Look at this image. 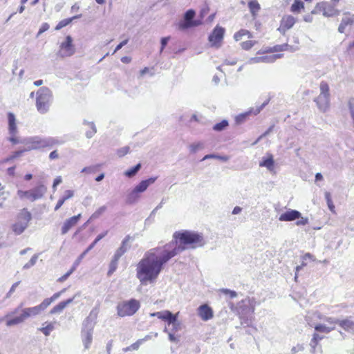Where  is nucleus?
I'll return each mask as SVG.
<instances>
[{
    "instance_id": "obj_49",
    "label": "nucleus",
    "mask_w": 354,
    "mask_h": 354,
    "mask_svg": "<svg viewBox=\"0 0 354 354\" xmlns=\"http://www.w3.org/2000/svg\"><path fill=\"white\" fill-rule=\"evenodd\" d=\"M142 342L143 339H138L136 342L127 347L125 351L138 350Z\"/></svg>"
},
{
    "instance_id": "obj_13",
    "label": "nucleus",
    "mask_w": 354,
    "mask_h": 354,
    "mask_svg": "<svg viewBox=\"0 0 354 354\" xmlns=\"http://www.w3.org/2000/svg\"><path fill=\"white\" fill-rule=\"evenodd\" d=\"M224 33L225 29L221 26H216L208 37L211 46L216 48H220L222 44Z\"/></svg>"
},
{
    "instance_id": "obj_8",
    "label": "nucleus",
    "mask_w": 354,
    "mask_h": 354,
    "mask_svg": "<svg viewBox=\"0 0 354 354\" xmlns=\"http://www.w3.org/2000/svg\"><path fill=\"white\" fill-rule=\"evenodd\" d=\"M320 93L317 97L315 99L318 109L326 112L330 106V93L329 86L326 82H321L319 85Z\"/></svg>"
},
{
    "instance_id": "obj_15",
    "label": "nucleus",
    "mask_w": 354,
    "mask_h": 354,
    "mask_svg": "<svg viewBox=\"0 0 354 354\" xmlns=\"http://www.w3.org/2000/svg\"><path fill=\"white\" fill-rule=\"evenodd\" d=\"M354 25V15L349 12H346L343 14L341 23L338 27V32L344 33L346 27H351Z\"/></svg>"
},
{
    "instance_id": "obj_48",
    "label": "nucleus",
    "mask_w": 354,
    "mask_h": 354,
    "mask_svg": "<svg viewBox=\"0 0 354 354\" xmlns=\"http://www.w3.org/2000/svg\"><path fill=\"white\" fill-rule=\"evenodd\" d=\"M19 283H20V281H17V282L14 283L12 285V286L10 288L9 291L6 295V297H5L6 299H8V298H10L11 297V295L15 291L17 287L19 285Z\"/></svg>"
},
{
    "instance_id": "obj_60",
    "label": "nucleus",
    "mask_w": 354,
    "mask_h": 354,
    "mask_svg": "<svg viewBox=\"0 0 354 354\" xmlns=\"http://www.w3.org/2000/svg\"><path fill=\"white\" fill-rule=\"evenodd\" d=\"M62 182V179L61 176H57L55 178L53 185V189L55 190L56 189V187L59 185Z\"/></svg>"
},
{
    "instance_id": "obj_37",
    "label": "nucleus",
    "mask_w": 354,
    "mask_h": 354,
    "mask_svg": "<svg viewBox=\"0 0 354 354\" xmlns=\"http://www.w3.org/2000/svg\"><path fill=\"white\" fill-rule=\"evenodd\" d=\"M84 124H88L91 127L90 131L86 132V136L87 138H91L97 132L96 127L93 122L84 121Z\"/></svg>"
},
{
    "instance_id": "obj_7",
    "label": "nucleus",
    "mask_w": 354,
    "mask_h": 354,
    "mask_svg": "<svg viewBox=\"0 0 354 354\" xmlns=\"http://www.w3.org/2000/svg\"><path fill=\"white\" fill-rule=\"evenodd\" d=\"M157 177H151L142 180L127 195L126 203L129 205L138 203L140 198V194L145 192L149 185L154 183Z\"/></svg>"
},
{
    "instance_id": "obj_63",
    "label": "nucleus",
    "mask_w": 354,
    "mask_h": 354,
    "mask_svg": "<svg viewBox=\"0 0 354 354\" xmlns=\"http://www.w3.org/2000/svg\"><path fill=\"white\" fill-rule=\"evenodd\" d=\"M85 257V252H82L79 257L78 258L75 260V261L74 262L73 265L75 266V267H77L78 265L80 264V263L81 262V261L83 259V258Z\"/></svg>"
},
{
    "instance_id": "obj_61",
    "label": "nucleus",
    "mask_w": 354,
    "mask_h": 354,
    "mask_svg": "<svg viewBox=\"0 0 354 354\" xmlns=\"http://www.w3.org/2000/svg\"><path fill=\"white\" fill-rule=\"evenodd\" d=\"M129 39H127L122 42H120L116 47L113 52V53H116L118 50H120L124 45H126L128 42Z\"/></svg>"
},
{
    "instance_id": "obj_41",
    "label": "nucleus",
    "mask_w": 354,
    "mask_h": 354,
    "mask_svg": "<svg viewBox=\"0 0 354 354\" xmlns=\"http://www.w3.org/2000/svg\"><path fill=\"white\" fill-rule=\"evenodd\" d=\"M204 147L203 143L202 142H197V143H193L189 145V151L191 153H196L198 150L203 149Z\"/></svg>"
},
{
    "instance_id": "obj_19",
    "label": "nucleus",
    "mask_w": 354,
    "mask_h": 354,
    "mask_svg": "<svg viewBox=\"0 0 354 354\" xmlns=\"http://www.w3.org/2000/svg\"><path fill=\"white\" fill-rule=\"evenodd\" d=\"M282 57L281 54H275L272 55H266L262 57H252L250 59L249 62L250 64H256V63H272L275 62L277 59H279Z\"/></svg>"
},
{
    "instance_id": "obj_34",
    "label": "nucleus",
    "mask_w": 354,
    "mask_h": 354,
    "mask_svg": "<svg viewBox=\"0 0 354 354\" xmlns=\"http://www.w3.org/2000/svg\"><path fill=\"white\" fill-rule=\"evenodd\" d=\"M315 329L317 332L324 333H329L330 331L335 329V326H327L325 324H317L315 326Z\"/></svg>"
},
{
    "instance_id": "obj_56",
    "label": "nucleus",
    "mask_w": 354,
    "mask_h": 354,
    "mask_svg": "<svg viewBox=\"0 0 354 354\" xmlns=\"http://www.w3.org/2000/svg\"><path fill=\"white\" fill-rule=\"evenodd\" d=\"M308 223V218L306 217H301L299 218V220L296 222V225H305Z\"/></svg>"
},
{
    "instance_id": "obj_5",
    "label": "nucleus",
    "mask_w": 354,
    "mask_h": 354,
    "mask_svg": "<svg viewBox=\"0 0 354 354\" xmlns=\"http://www.w3.org/2000/svg\"><path fill=\"white\" fill-rule=\"evenodd\" d=\"M36 108L39 113L44 114L47 113L50 109V106L53 100V94L51 91L46 86L40 88L37 91Z\"/></svg>"
},
{
    "instance_id": "obj_26",
    "label": "nucleus",
    "mask_w": 354,
    "mask_h": 354,
    "mask_svg": "<svg viewBox=\"0 0 354 354\" xmlns=\"http://www.w3.org/2000/svg\"><path fill=\"white\" fill-rule=\"evenodd\" d=\"M8 130L10 135H16L17 133V128L16 124L15 115L12 113H8Z\"/></svg>"
},
{
    "instance_id": "obj_54",
    "label": "nucleus",
    "mask_w": 354,
    "mask_h": 354,
    "mask_svg": "<svg viewBox=\"0 0 354 354\" xmlns=\"http://www.w3.org/2000/svg\"><path fill=\"white\" fill-rule=\"evenodd\" d=\"M326 2L327 1H322V2H319L317 3L316 6H315V8L319 11V12H322V14L324 13V8L326 7Z\"/></svg>"
},
{
    "instance_id": "obj_16",
    "label": "nucleus",
    "mask_w": 354,
    "mask_h": 354,
    "mask_svg": "<svg viewBox=\"0 0 354 354\" xmlns=\"http://www.w3.org/2000/svg\"><path fill=\"white\" fill-rule=\"evenodd\" d=\"M150 316L151 317H157L158 319L167 321L169 324H174L177 320V316L173 315L169 310L152 313L150 314Z\"/></svg>"
},
{
    "instance_id": "obj_3",
    "label": "nucleus",
    "mask_w": 354,
    "mask_h": 354,
    "mask_svg": "<svg viewBox=\"0 0 354 354\" xmlns=\"http://www.w3.org/2000/svg\"><path fill=\"white\" fill-rule=\"evenodd\" d=\"M23 304L21 303L17 308H16L13 311L8 313L6 315V317H10L18 313H21L19 316H16L11 319H9L6 322L7 326H12L18 325L25 322L26 319L30 317H34L39 315L41 311L39 310L37 306L34 307H29L22 308Z\"/></svg>"
},
{
    "instance_id": "obj_27",
    "label": "nucleus",
    "mask_w": 354,
    "mask_h": 354,
    "mask_svg": "<svg viewBox=\"0 0 354 354\" xmlns=\"http://www.w3.org/2000/svg\"><path fill=\"white\" fill-rule=\"evenodd\" d=\"M339 326L344 330L354 334V321L349 318L341 319L339 322Z\"/></svg>"
},
{
    "instance_id": "obj_38",
    "label": "nucleus",
    "mask_w": 354,
    "mask_h": 354,
    "mask_svg": "<svg viewBox=\"0 0 354 354\" xmlns=\"http://www.w3.org/2000/svg\"><path fill=\"white\" fill-rule=\"evenodd\" d=\"M119 259V258H116V257L113 256V259L111 260L109 265V270L108 272V275L112 274L115 271Z\"/></svg>"
},
{
    "instance_id": "obj_58",
    "label": "nucleus",
    "mask_w": 354,
    "mask_h": 354,
    "mask_svg": "<svg viewBox=\"0 0 354 354\" xmlns=\"http://www.w3.org/2000/svg\"><path fill=\"white\" fill-rule=\"evenodd\" d=\"M8 193L2 192L0 193V207H3L4 201L7 198Z\"/></svg>"
},
{
    "instance_id": "obj_53",
    "label": "nucleus",
    "mask_w": 354,
    "mask_h": 354,
    "mask_svg": "<svg viewBox=\"0 0 354 354\" xmlns=\"http://www.w3.org/2000/svg\"><path fill=\"white\" fill-rule=\"evenodd\" d=\"M49 28H50V26L47 23L42 24V25L41 26V27L38 31L37 37H39L40 35H41L42 33H44L46 30H48L49 29Z\"/></svg>"
},
{
    "instance_id": "obj_25",
    "label": "nucleus",
    "mask_w": 354,
    "mask_h": 354,
    "mask_svg": "<svg viewBox=\"0 0 354 354\" xmlns=\"http://www.w3.org/2000/svg\"><path fill=\"white\" fill-rule=\"evenodd\" d=\"M131 239L129 235L127 236L122 241L120 247L115 251L113 256L120 258L130 248L129 243Z\"/></svg>"
},
{
    "instance_id": "obj_35",
    "label": "nucleus",
    "mask_w": 354,
    "mask_h": 354,
    "mask_svg": "<svg viewBox=\"0 0 354 354\" xmlns=\"http://www.w3.org/2000/svg\"><path fill=\"white\" fill-rule=\"evenodd\" d=\"M304 3L300 0H295L292 4L290 10L292 12L299 13L301 9H304Z\"/></svg>"
},
{
    "instance_id": "obj_21",
    "label": "nucleus",
    "mask_w": 354,
    "mask_h": 354,
    "mask_svg": "<svg viewBox=\"0 0 354 354\" xmlns=\"http://www.w3.org/2000/svg\"><path fill=\"white\" fill-rule=\"evenodd\" d=\"M301 217V213L295 209H288L279 216L280 221H293Z\"/></svg>"
},
{
    "instance_id": "obj_40",
    "label": "nucleus",
    "mask_w": 354,
    "mask_h": 354,
    "mask_svg": "<svg viewBox=\"0 0 354 354\" xmlns=\"http://www.w3.org/2000/svg\"><path fill=\"white\" fill-rule=\"evenodd\" d=\"M106 210V205L101 206L97 209H96L95 212L91 215V219H96L99 218Z\"/></svg>"
},
{
    "instance_id": "obj_45",
    "label": "nucleus",
    "mask_w": 354,
    "mask_h": 354,
    "mask_svg": "<svg viewBox=\"0 0 354 354\" xmlns=\"http://www.w3.org/2000/svg\"><path fill=\"white\" fill-rule=\"evenodd\" d=\"M53 302L50 298L45 299L39 305H37L39 310L41 312L44 310Z\"/></svg>"
},
{
    "instance_id": "obj_17",
    "label": "nucleus",
    "mask_w": 354,
    "mask_h": 354,
    "mask_svg": "<svg viewBox=\"0 0 354 354\" xmlns=\"http://www.w3.org/2000/svg\"><path fill=\"white\" fill-rule=\"evenodd\" d=\"M198 315L203 321H208L211 319L213 316V310L207 304H203L200 306L198 309Z\"/></svg>"
},
{
    "instance_id": "obj_47",
    "label": "nucleus",
    "mask_w": 354,
    "mask_h": 354,
    "mask_svg": "<svg viewBox=\"0 0 354 354\" xmlns=\"http://www.w3.org/2000/svg\"><path fill=\"white\" fill-rule=\"evenodd\" d=\"M257 43L256 41H243L241 44V46L243 49L245 50H250V48H252L254 44Z\"/></svg>"
},
{
    "instance_id": "obj_28",
    "label": "nucleus",
    "mask_w": 354,
    "mask_h": 354,
    "mask_svg": "<svg viewBox=\"0 0 354 354\" xmlns=\"http://www.w3.org/2000/svg\"><path fill=\"white\" fill-rule=\"evenodd\" d=\"M274 164L273 157L271 154H269L267 158H263V160L259 162V166L266 167L269 171H272Z\"/></svg>"
},
{
    "instance_id": "obj_44",
    "label": "nucleus",
    "mask_w": 354,
    "mask_h": 354,
    "mask_svg": "<svg viewBox=\"0 0 354 354\" xmlns=\"http://www.w3.org/2000/svg\"><path fill=\"white\" fill-rule=\"evenodd\" d=\"M228 125V122L225 120L221 121L219 123L216 124L213 127V129L216 131H221L223 130Z\"/></svg>"
},
{
    "instance_id": "obj_31",
    "label": "nucleus",
    "mask_w": 354,
    "mask_h": 354,
    "mask_svg": "<svg viewBox=\"0 0 354 354\" xmlns=\"http://www.w3.org/2000/svg\"><path fill=\"white\" fill-rule=\"evenodd\" d=\"M80 17H81V15H78L74 16L72 18L63 19V20L60 21L58 23V24L56 26L55 30H59L62 29V28L68 25L73 19H78Z\"/></svg>"
},
{
    "instance_id": "obj_43",
    "label": "nucleus",
    "mask_w": 354,
    "mask_h": 354,
    "mask_svg": "<svg viewBox=\"0 0 354 354\" xmlns=\"http://www.w3.org/2000/svg\"><path fill=\"white\" fill-rule=\"evenodd\" d=\"M324 195H325V199L327 202V205H328L329 209L331 212H334L335 205L333 203V201L331 199V195H330V192H326Z\"/></svg>"
},
{
    "instance_id": "obj_10",
    "label": "nucleus",
    "mask_w": 354,
    "mask_h": 354,
    "mask_svg": "<svg viewBox=\"0 0 354 354\" xmlns=\"http://www.w3.org/2000/svg\"><path fill=\"white\" fill-rule=\"evenodd\" d=\"M139 308L140 302L135 299L122 301L117 306L118 315L120 317L130 316L136 313Z\"/></svg>"
},
{
    "instance_id": "obj_24",
    "label": "nucleus",
    "mask_w": 354,
    "mask_h": 354,
    "mask_svg": "<svg viewBox=\"0 0 354 354\" xmlns=\"http://www.w3.org/2000/svg\"><path fill=\"white\" fill-rule=\"evenodd\" d=\"M76 295L72 298H69L66 301L59 302L57 305L55 306L50 311V314H59L69 304H71L75 299Z\"/></svg>"
},
{
    "instance_id": "obj_57",
    "label": "nucleus",
    "mask_w": 354,
    "mask_h": 354,
    "mask_svg": "<svg viewBox=\"0 0 354 354\" xmlns=\"http://www.w3.org/2000/svg\"><path fill=\"white\" fill-rule=\"evenodd\" d=\"M170 39L169 37H162L161 39L160 43H161V48H160V53L162 52L165 47L167 46L169 40Z\"/></svg>"
},
{
    "instance_id": "obj_33",
    "label": "nucleus",
    "mask_w": 354,
    "mask_h": 354,
    "mask_svg": "<svg viewBox=\"0 0 354 354\" xmlns=\"http://www.w3.org/2000/svg\"><path fill=\"white\" fill-rule=\"evenodd\" d=\"M243 36H248V38L252 37V34L248 30L241 29L234 35V39L235 41H239Z\"/></svg>"
},
{
    "instance_id": "obj_52",
    "label": "nucleus",
    "mask_w": 354,
    "mask_h": 354,
    "mask_svg": "<svg viewBox=\"0 0 354 354\" xmlns=\"http://www.w3.org/2000/svg\"><path fill=\"white\" fill-rule=\"evenodd\" d=\"M73 196H74V191L68 189L64 192V194L62 197V198L64 200V201H66L71 198Z\"/></svg>"
},
{
    "instance_id": "obj_14",
    "label": "nucleus",
    "mask_w": 354,
    "mask_h": 354,
    "mask_svg": "<svg viewBox=\"0 0 354 354\" xmlns=\"http://www.w3.org/2000/svg\"><path fill=\"white\" fill-rule=\"evenodd\" d=\"M75 52V48L73 44V39L70 35H68L65 41L60 44L58 55L61 57H71Z\"/></svg>"
},
{
    "instance_id": "obj_59",
    "label": "nucleus",
    "mask_w": 354,
    "mask_h": 354,
    "mask_svg": "<svg viewBox=\"0 0 354 354\" xmlns=\"http://www.w3.org/2000/svg\"><path fill=\"white\" fill-rule=\"evenodd\" d=\"M66 291V289L64 288L63 290H62L61 291L58 292H56L51 297H50L53 302L54 301H55L56 299H57L62 294H63L64 292Z\"/></svg>"
},
{
    "instance_id": "obj_20",
    "label": "nucleus",
    "mask_w": 354,
    "mask_h": 354,
    "mask_svg": "<svg viewBox=\"0 0 354 354\" xmlns=\"http://www.w3.org/2000/svg\"><path fill=\"white\" fill-rule=\"evenodd\" d=\"M80 218L81 214H79L66 219L62 227V234H66L73 227H74L77 223Z\"/></svg>"
},
{
    "instance_id": "obj_50",
    "label": "nucleus",
    "mask_w": 354,
    "mask_h": 354,
    "mask_svg": "<svg viewBox=\"0 0 354 354\" xmlns=\"http://www.w3.org/2000/svg\"><path fill=\"white\" fill-rule=\"evenodd\" d=\"M221 292H222L223 294L228 295L230 298H234L237 296L236 292L234 290H231L227 288H223L221 290Z\"/></svg>"
},
{
    "instance_id": "obj_39",
    "label": "nucleus",
    "mask_w": 354,
    "mask_h": 354,
    "mask_svg": "<svg viewBox=\"0 0 354 354\" xmlns=\"http://www.w3.org/2000/svg\"><path fill=\"white\" fill-rule=\"evenodd\" d=\"M38 258H39L38 254H34L31 257L30 260L23 266V269L28 270V269L30 268L31 267H32L33 266H35Z\"/></svg>"
},
{
    "instance_id": "obj_11",
    "label": "nucleus",
    "mask_w": 354,
    "mask_h": 354,
    "mask_svg": "<svg viewBox=\"0 0 354 354\" xmlns=\"http://www.w3.org/2000/svg\"><path fill=\"white\" fill-rule=\"evenodd\" d=\"M255 306L256 301L254 299L246 297L238 304V312L241 317L251 315L254 312Z\"/></svg>"
},
{
    "instance_id": "obj_29",
    "label": "nucleus",
    "mask_w": 354,
    "mask_h": 354,
    "mask_svg": "<svg viewBox=\"0 0 354 354\" xmlns=\"http://www.w3.org/2000/svg\"><path fill=\"white\" fill-rule=\"evenodd\" d=\"M248 8L253 17H255L261 7L257 0H251L248 2Z\"/></svg>"
},
{
    "instance_id": "obj_23",
    "label": "nucleus",
    "mask_w": 354,
    "mask_h": 354,
    "mask_svg": "<svg viewBox=\"0 0 354 354\" xmlns=\"http://www.w3.org/2000/svg\"><path fill=\"white\" fill-rule=\"evenodd\" d=\"M340 14V10L336 8L335 4L326 2L323 15L326 17H337Z\"/></svg>"
},
{
    "instance_id": "obj_62",
    "label": "nucleus",
    "mask_w": 354,
    "mask_h": 354,
    "mask_svg": "<svg viewBox=\"0 0 354 354\" xmlns=\"http://www.w3.org/2000/svg\"><path fill=\"white\" fill-rule=\"evenodd\" d=\"M248 115V113H245L238 115L236 118V122L238 123H241L242 122H243V120L245 119Z\"/></svg>"
},
{
    "instance_id": "obj_55",
    "label": "nucleus",
    "mask_w": 354,
    "mask_h": 354,
    "mask_svg": "<svg viewBox=\"0 0 354 354\" xmlns=\"http://www.w3.org/2000/svg\"><path fill=\"white\" fill-rule=\"evenodd\" d=\"M324 320L331 325L338 324L341 319H335L334 317H325Z\"/></svg>"
},
{
    "instance_id": "obj_30",
    "label": "nucleus",
    "mask_w": 354,
    "mask_h": 354,
    "mask_svg": "<svg viewBox=\"0 0 354 354\" xmlns=\"http://www.w3.org/2000/svg\"><path fill=\"white\" fill-rule=\"evenodd\" d=\"M17 196L18 197L21 199V200H24V199H27V200H29L31 202H34L35 201H32V192L31 190H27V191H23V190H21V189H19L17 191Z\"/></svg>"
},
{
    "instance_id": "obj_22",
    "label": "nucleus",
    "mask_w": 354,
    "mask_h": 354,
    "mask_svg": "<svg viewBox=\"0 0 354 354\" xmlns=\"http://www.w3.org/2000/svg\"><path fill=\"white\" fill-rule=\"evenodd\" d=\"M32 192V201H37L41 199L47 191V188L45 185L40 184L33 189H30Z\"/></svg>"
},
{
    "instance_id": "obj_6",
    "label": "nucleus",
    "mask_w": 354,
    "mask_h": 354,
    "mask_svg": "<svg viewBox=\"0 0 354 354\" xmlns=\"http://www.w3.org/2000/svg\"><path fill=\"white\" fill-rule=\"evenodd\" d=\"M97 313L93 310L83 322L84 328L82 330V342L86 349H88L92 342L93 330L97 318Z\"/></svg>"
},
{
    "instance_id": "obj_18",
    "label": "nucleus",
    "mask_w": 354,
    "mask_h": 354,
    "mask_svg": "<svg viewBox=\"0 0 354 354\" xmlns=\"http://www.w3.org/2000/svg\"><path fill=\"white\" fill-rule=\"evenodd\" d=\"M295 22L296 19L293 16H284L281 21V25L278 30L284 34L286 30L290 29L295 25Z\"/></svg>"
},
{
    "instance_id": "obj_2",
    "label": "nucleus",
    "mask_w": 354,
    "mask_h": 354,
    "mask_svg": "<svg viewBox=\"0 0 354 354\" xmlns=\"http://www.w3.org/2000/svg\"><path fill=\"white\" fill-rule=\"evenodd\" d=\"M173 238L175 241L170 243H171V248L177 246V240H179L180 244L190 245L192 249L203 247L205 244L203 234L194 231L182 230L175 232Z\"/></svg>"
},
{
    "instance_id": "obj_51",
    "label": "nucleus",
    "mask_w": 354,
    "mask_h": 354,
    "mask_svg": "<svg viewBox=\"0 0 354 354\" xmlns=\"http://www.w3.org/2000/svg\"><path fill=\"white\" fill-rule=\"evenodd\" d=\"M129 152V147L126 146L122 147L117 151V154L119 157H123Z\"/></svg>"
},
{
    "instance_id": "obj_36",
    "label": "nucleus",
    "mask_w": 354,
    "mask_h": 354,
    "mask_svg": "<svg viewBox=\"0 0 354 354\" xmlns=\"http://www.w3.org/2000/svg\"><path fill=\"white\" fill-rule=\"evenodd\" d=\"M288 45L287 44H283L281 45H276L273 47L268 48L266 52L267 53H274V52H279V51H284L288 50Z\"/></svg>"
},
{
    "instance_id": "obj_64",
    "label": "nucleus",
    "mask_w": 354,
    "mask_h": 354,
    "mask_svg": "<svg viewBox=\"0 0 354 354\" xmlns=\"http://www.w3.org/2000/svg\"><path fill=\"white\" fill-rule=\"evenodd\" d=\"M8 140L14 145L21 142L19 140L15 137V135H11Z\"/></svg>"
},
{
    "instance_id": "obj_46",
    "label": "nucleus",
    "mask_w": 354,
    "mask_h": 354,
    "mask_svg": "<svg viewBox=\"0 0 354 354\" xmlns=\"http://www.w3.org/2000/svg\"><path fill=\"white\" fill-rule=\"evenodd\" d=\"M323 337H324L323 336H321L317 333H314L313 338L311 339L310 344V346L313 348H315L316 346L317 345L319 341L322 340L323 339Z\"/></svg>"
},
{
    "instance_id": "obj_9",
    "label": "nucleus",
    "mask_w": 354,
    "mask_h": 354,
    "mask_svg": "<svg viewBox=\"0 0 354 354\" xmlns=\"http://www.w3.org/2000/svg\"><path fill=\"white\" fill-rule=\"evenodd\" d=\"M32 218V215L26 209H23L17 216V222L12 225L13 232L19 235L22 234L28 226V223Z\"/></svg>"
},
{
    "instance_id": "obj_42",
    "label": "nucleus",
    "mask_w": 354,
    "mask_h": 354,
    "mask_svg": "<svg viewBox=\"0 0 354 354\" xmlns=\"http://www.w3.org/2000/svg\"><path fill=\"white\" fill-rule=\"evenodd\" d=\"M54 324L53 323H50L46 326L40 328L39 330L41 331L46 336H48L51 331L54 330Z\"/></svg>"
},
{
    "instance_id": "obj_4",
    "label": "nucleus",
    "mask_w": 354,
    "mask_h": 354,
    "mask_svg": "<svg viewBox=\"0 0 354 354\" xmlns=\"http://www.w3.org/2000/svg\"><path fill=\"white\" fill-rule=\"evenodd\" d=\"M62 141L53 137L41 138L35 136L30 138L26 142V148L24 151L40 149L45 147H52L55 145H62Z\"/></svg>"
},
{
    "instance_id": "obj_32",
    "label": "nucleus",
    "mask_w": 354,
    "mask_h": 354,
    "mask_svg": "<svg viewBox=\"0 0 354 354\" xmlns=\"http://www.w3.org/2000/svg\"><path fill=\"white\" fill-rule=\"evenodd\" d=\"M141 164L138 163L136 166L131 167V169L127 170L124 172V175L128 178H132L137 174L139 170L141 169Z\"/></svg>"
},
{
    "instance_id": "obj_12",
    "label": "nucleus",
    "mask_w": 354,
    "mask_h": 354,
    "mask_svg": "<svg viewBox=\"0 0 354 354\" xmlns=\"http://www.w3.org/2000/svg\"><path fill=\"white\" fill-rule=\"evenodd\" d=\"M195 15L196 12L192 9L186 11L183 16V20L178 24L179 29L184 30L198 26L199 23L194 20Z\"/></svg>"
},
{
    "instance_id": "obj_1",
    "label": "nucleus",
    "mask_w": 354,
    "mask_h": 354,
    "mask_svg": "<svg viewBox=\"0 0 354 354\" xmlns=\"http://www.w3.org/2000/svg\"><path fill=\"white\" fill-rule=\"evenodd\" d=\"M185 249L181 245L171 248V243H168L147 251L136 268V277L140 283L146 286L155 282L164 265Z\"/></svg>"
}]
</instances>
